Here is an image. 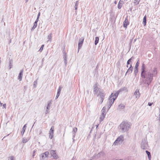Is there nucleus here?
I'll list each match as a JSON object with an SVG mask.
<instances>
[{"instance_id":"1","label":"nucleus","mask_w":160,"mask_h":160,"mask_svg":"<svg viewBox=\"0 0 160 160\" xmlns=\"http://www.w3.org/2000/svg\"><path fill=\"white\" fill-rule=\"evenodd\" d=\"M157 73V71L155 68L152 72L150 70H146L145 64L143 63L141 66V79L142 80L141 84H147L148 86L152 81L154 74L156 75Z\"/></svg>"},{"instance_id":"2","label":"nucleus","mask_w":160,"mask_h":160,"mask_svg":"<svg viewBox=\"0 0 160 160\" xmlns=\"http://www.w3.org/2000/svg\"><path fill=\"white\" fill-rule=\"evenodd\" d=\"M126 88L125 87L121 88L115 93H112L109 97L108 102V107L109 109L113 104L115 100L117 98L119 93L122 91L124 90Z\"/></svg>"},{"instance_id":"3","label":"nucleus","mask_w":160,"mask_h":160,"mask_svg":"<svg viewBox=\"0 0 160 160\" xmlns=\"http://www.w3.org/2000/svg\"><path fill=\"white\" fill-rule=\"evenodd\" d=\"M130 123L127 121L122 122L119 126L118 128L123 132L128 131L130 128Z\"/></svg>"},{"instance_id":"4","label":"nucleus","mask_w":160,"mask_h":160,"mask_svg":"<svg viewBox=\"0 0 160 160\" xmlns=\"http://www.w3.org/2000/svg\"><path fill=\"white\" fill-rule=\"evenodd\" d=\"M124 141V136L122 135H120L118 137L114 142L113 145H116L118 144H121Z\"/></svg>"},{"instance_id":"5","label":"nucleus","mask_w":160,"mask_h":160,"mask_svg":"<svg viewBox=\"0 0 160 160\" xmlns=\"http://www.w3.org/2000/svg\"><path fill=\"white\" fill-rule=\"evenodd\" d=\"M148 147V142L145 139H142L141 143V148L143 149H146Z\"/></svg>"},{"instance_id":"6","label":"nucleus","mask_w":160,"mask_h":160,"mask_svg":"<svg viewBox=\"0 0 160 160\" xmlns=\"http://www.w3.org/2000/svg\"><path fill=\"white\" fill-rule=\"evenodd\" d=\"M49 154L48 152H46L40 155L41 160H47Z\"/></svg>"},{"instance_id":"7","label":"nucleus","mask_w":160,"mask_h":160,"mask_svg":"<svg viewBox=\"0 0 160 160\" xmlns=\"http://www.w3.org/2000/svg\"><path fill=\"white\" fill-rule=\"evenodd\" d=\"M84 40V38L83 37H82L81 38H80L79 40L78 47V52L79 49H80L82 47L83 42Z\"/></svg>"},{"instance_id":"8","label":"nucleus","mask_w":160,"mask_h":160,"mask_svg":"<svg viewBox=\"0 0 160 160\" xmlns=\"http://www.w3.org/2000/svg\"><path fill=\"white\" fill-rule=\"evenodd\" d=\"M98 83L97 82H96V83L93 85V92L94 94H96L97 93L98 91H99V89H98Z\"/></svg>"},{"instance_id":"9","label":"nucleus","mask_w":160,"mask_h":160,"mask_svg":"<svg viewBox=\"0 0 160 160\" xmlns=\"http://www.w3.org/2000/svg\"><path fill=\"white\" fill-rule=\"evenodd\" d=\"M52 101H48V105L46 108V109L44 112V113L45 115L47 114L49 112V110L50 109V104H51Z\"/></svg>"},{"instance_id":"10","label":"nucleus","mask_w":160,"mask_h":160,"mask_svg":"<svg viewBox=\"0 0 160 160\" xmlns=\"http://www.w3.org/2000/svg\"><path fill=\"white\" fill-rule=\"evenodd\" d=\"M50 153L54 159H56L58 158V156L56 154L55 151L53 150H51L50 151Z\"/></svg>"},{"instance_id":"11","label":"nucleus","mask_w":160,"mask_h":160,"mask_svg":"<svg viewBox=\"0 0 160 160\" xmlns=\"http://www.w3.org/2000/svg\"><path fill=\"white\" fill-rule=\"evenodd\" d=\"M98 95L100 98H105V95L104 91L103 89H100L99 91Z\"/></svg>"},{"instance_id":"12","label":"nucleus","mask_w":160,"mask_h":160,"mask_svg":"<svg viewBox=\"0 0 160 160\" xmlns=\"http://www.w3.org/2000/svg\"><path fill=\"white\" fill-rule=\"evenodd\" d=\"M133 67L132 66V65L131 64H130V67L128 68V70L126 72L125 75H127V74H128L131 73L133 70Z\"/></svg>"},{"instance_id":"13","label":"nucleus","mask_w":160,"mask_h":160,"mask_svg":"<svg viewBox=\"0 0 160 160\" xmlns=\"http://www.w3.org/2000/svg\"><path fill=\"white\" fill-rule=\"evenodd\" d=\"M129 24V22L127 18H126L123 22V26L125 28H127L128 25Z\"/></svg>"},{"instance_id":"14","label":"nucleus","mask_w":160,"mask_h":160,"mask_svg":"<svg viewBox=\"0 0 160 160\" xmlns=\"http://www.w3.org/2000/svg\"><path fill=\"white\" fill-rule=\"evenodd\" d=\"M23 70L22 69L21 70L19 73V75L18 76V79L20 81H21L22 80V76H23Z\"/></svg>"},{"instance_id":"15","label":"nucleus","mask_w":160,"mask_h":160,"mask_svg":"<svg viewBox=\"0 0 160 160\" xmlns=\"http://www.w3.org/2000/svg\"><path fill=\"white\" fill-rule=\"evenodd\" d=\"M125 106L122 104H120L118 107L117 109L119 110H121L122 109H124L125 108Z\"/></svg>"},{"instance_id":"16","label":"nucleus","mask_w":160,"mask_h":160,"mask_svg":"<svg viewBox=\"0 0 160 160\" xmlns=\"http://www.w3.org/2000/svg\"><path fill=\"white\" fill-rule=\"evenodd\" d=\"M134 95H135L136 98H138L139 97L140 94L138 90L136 89L134 93Z\"/></svg>"},{"instance_id":"17","label":"nucleus","mask_w":160,"mask_h":160,"mask_svg":"<svg viewBox=\"0 0 160 160\" xmlns=\"http://www.w3.org/2000/svg\"><path fill=\"white\" fill-rule=\"evenodd\" d=\"M27 124H25L23 127L22 131L21 132V134L22 136L25 131L26 129V127H27Z\"/></svg>"},{"instance_id":"18","label":"nucleus","mask_w":160,"mask_h":160,"mask_svg":"<svg viewBox=\"0 0 160 160\" xmlns=\"http://www.w3.org/2000/svg\"><path fill=\"white\" fill-rule=\"evenodd\" d=\"M146 23H147V16L146 15L144 16V17L143 18V22H142V23L144 26H145L146 25Z\"/></svg>"},{"instance_id":"19","label":"nucleus","mask_w":160,"mask_h":160,"mask_svg":"<svg viewBox=\"0 0 160 160\" xmlns=\"http://www.w3.org/2000/svg\"><path fill=\"white\" fill-rule=\"evenodd\" d=\"M77 129L76 128H73V138L72 139L73 140V141H74V139L73 138H74L75 136V133L77 132Z\"/></svg>"},{"instance_id":"20","label":"nucleus","mask_w":160,"mask_h":160,"mask_svg":"<svg viewBox=\"0 0 160 160\" xmlns=\"http://www.w3.org/2000/svg\"><path fill=\"white\" fill-rule=\"evenodd\" d=\"M67 57L66 56L63 57V61L65 66H66L67 65Z\"/></svg>"},{"instance_id":"21","label":"nucleus","mask_w":160,"mask_h":160,"mask_svg":"<svg viewBox=\"0 0 160 160\" xmlns=\"http://www.w3.org/2000/svg\"><path fill=\"white\" fill-rule=\"evenodd\" d=\"M12 64H13V60L12 59L9 60V69H10L12 68Z\"/></svg>"},{"instance_id":"22","label":"nucleus","mask_w":160,"mask_h":160,"mask_svg":"<svg viewBox=\"0 0 160 160\" xmlns=\"http://www.w3.org/2000/svg\"><path fill=\"white\" fill-rule=\"evenodd\" d=\"M106 108H105V107H103V108H102L101 110L102 115H106Z\"/></svg>"},{"instance_id":"23","label":"nucleus","mask_w":160,"mask_h":160,"mask_svg":"<svg viewBox=\"0 0 160 160\" xmlns=\"http://www.w3.org/2000/svg\"><path fill=\"white\" fill-rule=\"evenodd\" d=\"M146 152L148 155L149 160H150L151 158V155L150 152L148 150L146 151Z\"/></svg>"},{"instance_id":"24","label":"nucleus","mask_w":160,"mask_h":160,"mask_svg":"<svg viewBox=\"0 0 160 160\" xmlns=\"http://www.w3.org/2000/svg\"><path fill=\"white\" fill-rule=\"evenodd\" d=\"M54 132V127L52 126L49 131V133H51L53 134Z\"/></svg>"},{"instance_id":"25","label":"nucleus","mask_w":160,"mask_h":160,"mask_svg":"<svg viewBox=\"0 0 160 160\" xmlns=\"http://www.w3.org/2000/svg\"><path fill=\"white\" fill-rule=\"evenodd\" d=\"M139 59H138L135 64L134 68L138 69V67L139 66Z\"/></svg>"},{"instance_id":"26","label":"nucleus","mask_w":160,"mask_h":160,"mask_svg":"<svg viewBox=\"0 0 160 160\" xmlns=\"http://www.w3.org/2000/svg\"><path fill=\"white\" fill-rule=\"evenodd\" d=\"M99 38L98 37H96L95 38V45H97L98 42Z\"/></svg>"},{"instance_id":"27","label":"nucleus","mask_w":160,"mask_h":160,"mask_svg":"<svg viewBox=\"0 0 160 160\" xmlns=\"http://www.w3.org/2000/svg\"><path fill=\"white\" fill-rule=\"evenodd\" d=\"M37 23L34 22V24H33V26L31 29V31H32L34 29H35L37 27Z\"/></svg>"},{"instance_id":"28","label":"nucleus","mask_w":160,"mask_h":160,"mask_svg":"<svg viewBox=\"0 0 160 160\" xmlns=\"http://www.w3.org/2000/svg\"><path fill=\"white\" fill-rule=\"evenodd\" d=\"M120 1L119 2L118 4V9H121L122 5V3L120 2Z\"/></svg>"},{"instance_id":"29","label":"nucleus","mask_w":160,"mask_h":160,"mask_svg":"<svg viewBox=\"0 0 160 160\" xmlns=\"http://www.w3.org/2000/svg\"><path fill=\"white\" fill-rule=\"evenodd\" d=\"M52 34L51 33L48 36V40L50 41H51L52 40Z\"/></svg>"},{"instance_id":"30","label":"nucleus","mask_w":160,"mask_h":160,"mask_svg":"<svg viewBox=\"0 0 160 160\" xmlns=\"http://www.w3.org/2000/svg\"><path fill=\"white\" fill-rule=\"evenodd\" d=\"M105 115H101V116H100V121H102L103 119H104L105 117Z\"/></svg>"},{"instance_id":"31","label":"nucleus","mask_w":160,"mask_h":160,"mask_svg":"<svg viewBox=\"0 0 160 160\" xmlns=\"http://www.w3.org/2000/svg\"><path fill=\"white\" fill-rule=\"evenodd\" d=\"M138 72V69L135 68L134 71V74L135 76H136Z\"/></svg>"},{"instance_id":"32","label":"nucleus","mask_w":160,"mask_h":160,"mask_svg":"<svg viewBox=\"0 0 160 160\" xmlns=\"http://www.w3.org/2000/svg\"><path fill=\"white\" fill-rule=\"evenodd\" d=\"M62 88V87L61 86H59V87L57 93H58V94H60L61 91V89Z\"/></svg>"},{"instance_id":"33","label":"nucleus","mask_w":160,"mask_h":160,"mask_svg":"<svg viewBox=\"0 0 160 160\" xmlns=\"http://www.w3.org/2000/svg\"><path fill=\"white\" fill-rule=\"evenodd\" d=\"M100 155L101 156V158H102L104 157V153L103 152H100L98 153V155Z\"/></svg>"},{"instance_id":"34","label":"nucleus","mask_w":160,"mask_h":160,"mask_svg":"<svg viewBox=\"0 0 160 160\" xmlns=\"http://www.w3.org/2000/svg\"><path fill=\"white\" fill-rule=\"evenodd\" d=\"M78 1H76L75 2V9L76 10H77V9L78 7Z\"/></svg>"},{"instance_id":"35","label":"nucleus","mask_w":160,"mask_h":160,"mask_svg":"<svg viewBox=\"0 0 160 160\" xmlns=\"http://www.w3.org/2000/svg\"><path fill=\"white\" fill-rule=\"evenodd\" d=\"M140 1V0H135L134 3L135 5H137L139 4Z\"/></svg>"},{"instance_id":"36","label":"nucleus","mask_w":160,"mask_h":160,"mask_svg":"<svg viewBox=\"0 0 160 160\" xmlns=\"http://www.w3.org/2000/svg\"><path fill=\"white\" fill-rule=\"evenodd\" d=\"M37 84V80H36L34 81V82L33 87H34V88H35L36 87Z\"/></svg>"},{"instance_id":"37","label":"nucleus","mask_w":160,"mask_h":160,"mask_svg":"<svg viewBox=\"0 0 160 160\" xmlns=\"http://www.w3.org/2000/svg\"><path fill=\"white\" fill-rule=\"evenodd\" d=\"M28 141V140L27 139H25L24 138H23L22 142L23 143H26Z\"/></svg>"},{"instance_id":"38","label":"nucleus","mask_w":160,"mask_h":160,"mask_svg":"<svg viewBox=\"0 0 160 160\" xmlns=\"http://www.w3.org/2000/svg\"><path fill=\"white\" fill-rule=\"evenodd\" d=\"M8 160H15L13 156H11L8 158Z\"/></svg>"},{"instance_id":"39","label":"nucleus","mask_w":160,"mask_h":160,"mask_svg":"<svg viewBox=\"0 0 160 160\" xmlns=\"http://www.w3.org/2000/svg\"><path fill=\"white\" fill-rule=\"evenodd\" d=\"M44 47V45H42L40 49H39V51L41 52L42 51V50L43 49V47Z\"/></svg>"},{"instance_id":"40","label":"nucleus","mask_w":160,"mask_h":160,"mask_svg":"<svg viewBox=\"0 0 160 160\" xmlns=\"http://www.w3.org/2000/svg\"><path fill=\"white\" fill-rule=\"evenodd\" d=\"M134 58L133 57H132L131 58L129 59L128 60L129 61L131 62L132 60H133V59H134Z\"/></svg>"},{"instance_id":"41","label":"nucleus","mask_w":160,"mask_h":160,"mask_svg":"<svg viewBox=\"0 0 160 160\" xmlns=\"http://www.w3.org/2000/svg\"><path fill=\"white\" fill-rule=\"evenodd\" d=\"M134 58L133 57H132L131 58L129 59L128 60L129 61L131 62L132 60H133V59H134Z\"/></svg>"},{"instance_id":"42","label":"nucleus","mask_w":160,"mask_h":160,"mask_svg":"<svg viewBox=\"0 0 160 160\" xmlns=\"http://www.w3.org/2000/svg\"><path fill=\"white\" fill-rule=\"evenodd\" d=\"M63 56H67V55L66 54V53L65 52V51L63 50Z\"/></svg>"},{"instance_id":"43","label":"nucleus","mask_w":160,"mask_h":160,"mask_svg":"<svg viewBox=\"0 0 160 160\" xmlns=\"http://www.w3.org/2000/svg\"><path fill=\"white\" fill-rule=\"evenodd\" d=\"M49 137L51 139H52L53 137V134L49 133Z\"/></svg>"},{"instance_id":"44","label":"nucleus","mask_w":160,"mask_h":160,"mask_svg":"<svg viewBox=\"0 0 160 160\" xmlns=\"http://www.w3.org/2000/svg\"><path fill=\"white\" fill-rule=\"evenodd\" d=\"M60 94H58L57 93V95L55 98V99H57L58 98L59 96L60 95Z\"/></svg>"},{"instance_id":"45","label":"nucleus","mask_w":160,"mask_h":160,"mask_svg":"<svg viewBox=\"0 0 160 160\" xmlns=\"http://www.w3.org/2000/svg\"><path fill=\"white\" fill-rule=\"evenodd\" d=\"M153 104V102H149L148 104V105L150 106H151Z\"/></svg>"},{"instance_id":"46","label":"nucleus","mask_w":160,"mask_h":160,"mask_svg":"<svg viewBox=\"0 0 160 160\" xmlns=\"http://www.w3.org/2000/svg\"><path fill=\"white\" fill-rule=\"evenodd\" d=\"M104 98H100V100L101 101H102V102L103 100L104 99Z\"/></svg>"},{"instance_id":"47","label":"nucleus","mask_w":160,"mask_h":160,"mask_svg":"<svg viewBox=\"0 0 160 160\" xmlns=\"http://www.w3.org/2000/svg\"><path fill=\"white\" fill-rule=\"evenodd\" d=\"M35 150H34L33 152V154H32V157H34L35 156Z\"/></svg>"},{"instance_id":"48","label":"nucleus","mask_w":160,"mask_h":160,"mask_svg":"<svg viewBox=\"0 0 160 160\" xmlns=\"http://www.w3.org/2000/svg\"><path fill=\"white\" fill-rule=\"evenodd\" d=\"M96 157L97 158H101L100 155H98V153Z\"/></svg>"},{"instance_id":"49","label":"nucleus","mask_w":160,"mask_h":160,"mask_svg":"<svg viewBox=\"0 0 160 160\" xmlns=\"http://www.w3.org/2000/svg\"><path fill=\"white\" fill-rule=\"evenodd\" d=\"M40 15V12H39L38 13V16H37V18H39Z\"/></svg>"},{"instance_id":"50","label":"nucleus","mask_w":160,"mask_h":160,"mask_svg":"<svg viewBox=\"0 0 160 160\" xmlns=\"http://www.w3.org/2000/svg\"><path fill=\"white\" fill-rule=\"evenodd\" d=\"M38 20H39V18H37L36 19V21H35L34 22L37 23L38 22Z\"/></svg>"},{"instance_id":"51","label":"nucleus","mask_w":160,"mask_h":160,"mask_svg":"<svg viewBox=\"0 0 160 160\" xmlns=\"http://www.w3.org/2000/svg\"><path fill=\"white\" fill-rule=\"evenodd\" d=\"M130 62L129 61H128V60L127 61V64H128V65L130 64Z\"/></svg>"},{"instance_id":"52","label":"nucleus","mask_w":160,"mask_h":160,"mask_svg":"<svg viewBox=\"0 0 160 160\" xmlns=\"http://www.w3.org/2000/svg\"><path fill=\"white\" fill-rule=\"evenodd\" d=\"M159 115L158 117H160V108L159 109Z\"/></svg>"},{"instance_id":"53","label":"nucleus","mask_w":160,"mask_h":160,"mask_svg":"<svg viewBox=\"0 0 160 160\" xmlns=\"http://www.w3.org/2000/svg\"><path fill=\"white\" fill-rule=\"evenodd\" d=\"M9 135V134H8L6 136H4V137H3V138L2 139V140H3V139L4 138H5L6 137V136H8Z\"/></svg>"},{"instance_id":"54","label":"nucleus","mask_w":160,"mask_h":160,"mask_svg":"<svg viewBox=\"0 0 160 160\" xmlns=\"http://www.w3.org/2000/svg\"><path fill=\"white\" fill-rule=\"evenodd\" d=\"M3 106L5 108H6V104H4L3 105Z\"/></svg>"},{"instance_id":"55","label":"nucleus","mask_w":160,"mask_h":160,"mask_svg":"<svg viewBox=\"0 0 160 160\" xmlns=\"http://www.w3.org/2000/svg\"><path fill=\"white\" fill-rule=\"evenodd\" d=\"M35 123V122L32 125V128L34 126V124Z\"/></svg>"},{"instance_id":"56","label":"nucleus","mask_w":160,"mask_h":160,"mask_svg":"<svg viewBox=\"0 0 160 160\" xmlns=\"http://www.w3.org/2000/svg\"><path fill=\"white\" fill-rule=\"evenodd\" d=\"M93 128V127L92 129L90 131V133H91V132L92 131V129Z\"/></svg>"},{"instance_id":"57","label":"nucleus","mask_w":160,"mask_h":160,"mask_svg":"<svg viewBox=\"0 0 160 160\" xmlns=\"http://www.w3.org/2000/svg\"><path fill=\"white\" fill-rule=\"evenodd\" d=\"M102 101H101V100H100V104H102Z\"/></svg>"},{"instance_id":"58","label":"nucleus","mask_w":160,"mask_h":160,"mask_svg":"<svg viewBox=\"0 0 160 160\" xmlns=\"http://www.w3.org/2000/svg\"><path fill=\"white\" fill-rule=\"evenodd\" d=\"M25 2H28V0H25Z\"/></svg>"},{"instance_id":"59","label":"nucleus","mask_w":160,"mask_h":160,"mask_svg":"<svg viewBox=\"0 0 160 160\" xmlns=\"http://www.w3.org/2000/svg\"><path fill=\"white\" fill-rule=\"evenodd\" d=\"M99 125V124H98V125H96V128H98V126Z\"/></svg>"},{"instance_id":"60","label":"nucleus","mask_w":160,"mask_h":160,"mask_svg":"<svg viewBox=\"0 0 160 160\" xmlns=\"http://www.w3.org/2000/svg\"><path fill=\"white\" fill-rule=\"evenodd\" d=\"M117 1H115L114 2V3H115V4H117Z\"/></svg>"},{"instance_id":"61","label":"nucleus","mask_w":160,"mask_h":160,"mask_svg":"<svg viewBox=\"0 0 160 160\" xmlns=\"http://www.w3.org/2000/svg\"><path fill=\"white\" fill-rule=\"evenodd\" d=\"M136 40H137V39H135L134 40V42H136Z\"/></svg>"},{"instance_id":"62","label":"nucleus","mask_w":160,"mask_h":160,"mask_svg":"<svg viewBox=\"0 0 160 160\" xmlns=\"http://www.w3.org/2000/svg\"><path fill=\"white\" fill-rule=\"evenodd\" d=\"M158 120L159 121L160 120V117H158Z\"/></svg>"},{"instance_id":"63","label":"nucleus","mask_w":160,"mask_h":160,"mask_svg":"<svg viewBox=\"0 0 160 160\" xmlns=\"http://www.w3.org/2000/svg\"><path fill=\"white\" fill-rule=\"evenodd\" d=\"M128 64H127V66H126L127 68H128Z\"/></svg>"},{"instance_id":"64","label":"nucleus","mask_w":160,"mask_h":160,"mask_svg":"<svg viewBox=\"0 0 160 160\" xmlns=\"http://www.w3.org/2000/svg\"><path fill=\"white\" fill-rule=\"evenodd\" d=\"M122 160V159H120V160Z\"/></svg>"}]
</instances>
